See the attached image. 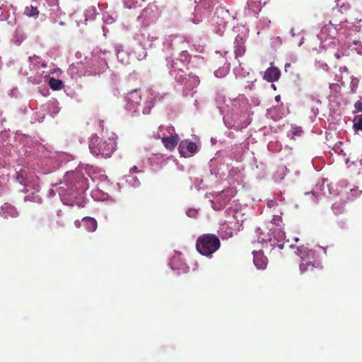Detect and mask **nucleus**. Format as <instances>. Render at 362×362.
Instances as JSON below:
<instances>
[{
  "instance_id": "f257e3e1",
  "label": "nucleus",
  "mask_w": 362,
  "mask_h": 362,
  "mask_svg": "<svg viewBox=\"0 0 362 362\" xmlns=\"http://www.w3.org/2000/svg\"><path fill=\"white\" fill-rule=\"evenodd\" d=\"M90 152L96 156L103 158H110L116 149V140L114 136L102 140L97 135H93L89 141Z\"/></svg>"
},
{
  "instance_id": "f03ea898",
  "label": "nucleus",
  "mask_w": 362,
  "mask_h": 362,
  "mask_svg": "<svg viewBox=\"0 0 362 362\" xmlns=\"http://www.w3.org/2000/svg\"><path fill=\"white\" fill-rule=\"evenodd\" d=\"M221 247L219 238L211 233L199 236L196 241V249L202 255L211 257Z\"/></svg>"
},
{
  "instance_id": "7ed1b4c3",
  "label": "nucleus",
  "mask_w": 362,
  "mask_h": 362,
  "mask_svg": "<svg viewBox=\"0 0 362 362\" xmlns=\"http://www.w3.org/2000/svg\"><path fill=\"white\" fill-rule=\"evenodd\" d=\"M296 252L301 258V262L299 264V270L301 274L305 273L315 274L316 272L322 270V267L319 263L313 262L307 259L306 254L308 253V255H309L310 251H308L306 247L303 246L298 247ZM311 253L313 252H311Z\"/></svg>"
},
{
  "instance_id": "20e7f679",
  "label": "nucleus",
  "mask_w": 362,
  "mask_h": 362,
  "mask_svg": "<svg viewBox=\"0 0 362 362\" xmlns=\"http://www.w3.org/2000/svg\"><path fill=\"white\" fill-rule=\"evenodd\" d=\"M107 68L108 65L105 61L98 60L91 64L89 71H86V75L88 76H100L105 73Z\"/></svg>"
},
{
  "instance_id": "39448f33",
  "label": "nucleus",
  "mask_w": 362,
  "mask_h": 362,
  "mask_svg": "<svg viewBox=\"0 0 362 362\" xmlns=\"http://www.w3.org/2000/svg\"><path fill=\"white\" fill-rule=\"evenodd\" d=\"M197 146L194 142L192 141H182L179 146V151L181 156L187 157L189 155L188 153L193 154L197 152Z\"/></svg>"
},
{
  "instance_id": "423d86ee",
  "label": "nucleus",
  "mask_w": 362,
  "mask_h": 362,
  "mask_svg": "<svg viewBox=\"0 0 362 362\" xmlns=\"http://www.w3.org/2000/svg\"><path fill=\"white\" fill-rule=\"evenodd\" d=\"M253 262L258 269H264L267 266L268 259L262 251H253Z\"/></svg>"
},
{
  "instance_id": "0eeeda50",
  "label": "nucleus",
  "mask_w": 362,
  "mask_h": 362,
  "mask_svg": "<svg viewBox=\"0 0 362 362\" xmlns=\"http://www.w3.org/2000/svg\"><path fill=\"white\" fill-rule=\"evenodd\" d=\"M157 138L161 139L163 144L169 151L173 150L177 146L180 140L177 134L163 137L158 135Z\"/></svg>"
},
{
  "instance_id": "6e6552de",
  "label": "nucleus",
  "mask_w": 362,
  "mask_h": 362,
  "mask_svg": "<svg viewBox=\"0 0 362 362\" xmlns=\"http://www.w3.org/2000/svg\"><path fill=\"white\" fill-rule=\"evenodd\" d=\"M280 76V70L277 67L271 66L264 71L263 78L268 82H274L278 81Z\"/></svg>"
},
{
  "instance_id": "1a4fd4ad",
  "label": "nucleus",
  "mask_w": 362,
  "mask_h": 362,
  "mask_svg": "<svg viewBox=\"0 0 362 362\" xmlns=\"http://www.w3.org/2000/svg\"><path fill=\"white\" fill-rule=\"evenodd\" d=\"M346 22V18L345 15L339 14L338 16H333L332 19L329 20V23L334 27V30L341 29V25L343 23Z\"/></svg>"
},
{
  "instance_id": "9d476101",
  "label": "nucleus",
  "mask_w": 362,
  "mask_h": 362,
  "mask_svg": "<svg viewBox=\"0 0 362 362\" xmlns=\"http://www.w3.org/2000/svg\"><path fill=\"white\" fill-rule=\"evenodd\" d=\"M1 211L6 216H9L11 218H16L19 214L16 208L8 203H5L1 206Z\"/></svg>"
},
{
  "instance_id": "9b49d317",
  "label": "nucleus",
  "mask_w": 362,
  "mask_h": 362,
  "mask_svg": "<svg viewBox=\"0 0 362 362\" xmlns=\"http://www.w3.org/2000/svg\"><path fill=\"white\" fill-rule=\"evenodd\" d=\"M97 14V9L95 6H90L86 9L84 11V21L81 22L79 21L78 22V25H79L81 23H86L88 21H93L95 19Z\"/></svg>"
},
{
  "instance_id": "f8f14e48",
  "label": "nucleus",
  "mask_w": 362,
  "mask_h": 362,
  "mask_svg": "<svg viewBox=\"0 0 362 362\" xmlns=\"http://www.w3.org/2000/svg\"><path fill=\"white\" fill-rule=\"evenodd\" d=\"M127 100L129 102L132 103L133 105H139L141 101V96L140 94V91L137 89H135L127 93Z\"/></svg>"
},
{
  "instance_id": "ddd939ff",
  "label": "nucleus",
  "mask_w": 362,
  "mask_h": 362,
  "mask_svg": "<svg viewBox=\"0 0 362 362\" xmlns=\"http://www.w3.org/2000/svg\"><path fill=\"white\" fill-rule=\"evenodd\" d=\"M84 226L89 232H94L97 229L98 223L95 218L91 217H84L82 219Z\"/></svg>"
},
{
  "instance_id": "4468645a",
  "label": "nucleus",
  "mask_w": 362,
  "mask_h": 362,
  "mask_svg": "<svg viewBox=\"0 0 362 362\" xmlns=\"http://www.w3.org/2000/svg\"><path fill=\"white\" fill-rule=\"evenodd\" d=\"M337 30H334V27H332L330 23L325 25L320 30V35L321 36L322 35H327L332 37H334V36L337 35Z\"/></svg>"
},
{
  "instance_id": "2eb2a0df",
  "label": "nucleus",
  "mask_w": 362,
  "mask_h": 362,
  "mask_svg": "<svg viewBox=\"0 0 362 362\" xmlns=\"http://www.w3.org/2000/svg\"><path fill=\"white\" fill-rule=\"evenodd\" d=\"M44 225L49 230L57 229L59 226V221L54 217H47L44 219Z\"/></svg>"
},
{
  "instance_id": "dca6fc26",
  "label": "nucleus",
  "mask_w": 362,
  "mask_h": 362,
  "mask_svg": "<svg viewBox=\"0 0 362 362\" xmlns=\"http://www.w3.org/2000/svg\"><path fill=\"white\" fill-rule=\"evenodd\" d=\"M24 15L28 17L37 18L39 15V11L37 6L33 5L27 6L24 10Z\"/></svg>"
},
{
  "instance_id": "f3484780",
  "label": "nucleus",
  "mask_w": 362,
  "mask_h": 362,
  "mask_svg": "<svg viewBox=\"0 0 362 362\" xmlns=\"http://www.w3.org/2000/svg\"><path fill=\"white\" fill-rule=\"evenodd\" d=\"M49 86L53 90H59L62 88L63 83L61 80L55 78H50L49 80Z\"/></svg>"
},
{
  "instance_id": "a211bd4d",
  "label": "nucleus",
  "mask_w": 362,
  "mask_h": 362,
  "mask_svg": "<svg viewBox=\"0 0 362 362\" xmlns=\"http://www.w3.org/2000/svg\"><path fill=\"white\" fill-rule=\"evenodd\" d=\"M234 52H235V58L242 57L245 54V47L242 42H240L239 41H236L235 42Z\"/></svg>"
},
{
  "instance_id": "6ab92c4d",
  "label": "nucleus",
  "mask_w": 362,
  "mask_h": 362,
  "mask_svg": "<svg viewBox=\"0 0 362 362\" xmlns=\"http://www.w3.org/2000/svg\"><path fill=\"white\" fill-rule=\"evenodd\" d=\"M350 5L349 4H342L337 9H333L332 15L338 16L339 14L344 15L349 9Z\"/></svg>"
},
{
  "instance_id": "aec40b11",
  "label": "nucleus",
  "mask_w": 362,
  "mask_h": 362,
  "mask_svg": "<svg viewBox=\"0 0 362 362\" xmlns=\"http://www.w3.org/2000/svg\"><path fill=\"white\" fill-rule=\"evenodd\" d=\"M353 122L354 130L362 131V115L355 116Z\"/></svg>"
},
{
  "instance_id": "412c9836",
  "label": "nucleus",
  "mask_w": 362,
  "mask_h": 362,
  "mask_svg": "<svg viewBox=\"0 0 362 362\" xmlns=\"http://www.w3.org/2000/svg\"><path fill=\"white\" fill-rule=\"evenodd\" d=\"M349 56V53H348V51L347 49H339L335 54H334V57L337 59H341L343 57H348Z\"/></svg>"
},
{
  "instance_id": "4be33fe9",
  "label": "nucleus",
  "mask_w": 362,
  "mask_h": 362,
  "mask_svg": "<svg viewBox=\"0 0 362 362\" xmlns=\"http://www.w3.org/2000/svg\"><path fill=\"white\" fill-rule=\"evenodd\" d=\"M16 179L20 184H21L24 186L28 185L26 180L24 178V177L22 175H20L18 173Z\"/></svg>"
},
{
  "instance_id": "5701e85b",
  "label": "nucleus",
  "mask_w": 362,
  "mask_h": 362,
  "mask_svg": "<svg viewBox=\"0 0 362 362\" xmlns=\"http://www.w3.org/2000/svg\"><path fill=\"white\" fill-rule=\"evenodd\" d=\"M354 44L356 46L355 49L356 50L358 54H362V45L360 42L354 41Z\"/></svg>"
},
{
  "instance_id": "b1692460",
  "label": "nucleus",
  "mask_w": 362,
  "mask_h": 362,
  "mask_svg": "<svg viewBox=\"0 0 362 362\" xmlns=\"http://www.w3.org/2000/svg\"><path fill=\"white\" fill-rule=\"evenodd\" d=\"M354 107L358 112H362V100H357L354 104Z\"/></svg>"
},
{
  "instance_id": "393cba45",
  "label": "nucleus",
  "mask_w": 362,
  "mask_h": 362,
  "mask_svg": "<svg viewBox=\"0 0 362 362\" xmlns=\"http://www.w3.org/2000/svg\"><path fill=\"white\" fill-rule=\"evenodd\" d=\"M129 172L131 173H138L140 171L138 170L137 167L136 165H134V166H133L132 168H130Z\"/></svg>"
},
{
  "instance_id": "a878e982",
  "label": "nucleus",
  "mask_w": 362,
  "mask_h": 362,
  "mask_svg": "<svg viewBox=\"0 0 362 362\" xmlns=\"http://www.w3.org/2000/svg\"><path fill=\"white\" fill-rule=\"evenodd\" d=\"M303 131L301 129H297L293 132L294 135H300Z\"/></svg>"
},
{
  "instance_id": "bb28decb",
  "label": "nucleus",
  "mask_w": 362,
  "mask_h": 362,
  "mask_svg": "<svg viewBox=\"0 0 362 362\" xmlns=\"http://www.w3.org/2000/svg\"><path fill=\"white\" fill-rule=\"evenodd\" d=\"M195 213H196V211H194V210H189V211H187V215H188L189 216H192V214H195Z\"/></svg>"
},
{
  "instance_id": "cd10ccee",
  "label": "nucleus",
  "mask_w": 362,
  "mask_h": 362,
  "mask_svg": "<svg viewBox=\"0 0 362 362\" xmlns=\"http://www.w3.org/2000/svg\"><path fill=\"white\" fill-rule=\"evenodd\" d=\"M40 65H41V66H42V67H44V68H45V67H46V66H47V63H46L45 62H42L40 63Z\"/></svg>"
},
{
  "instance_id": "c85d7f7f",
  "label": "nucleus",
  "mask_w": 362,
  "mask_h": 362,
  "mask_svg": "<svg viewBox=\"0 0 362 362\" xmlns=\"http://www.w3.org/2000/svg\"><path fill=\"white\" fill-rule=\"evenodd\" d=\"M323 68H324L325 69H326L327 71H329V66H327V64H326L323 65Z\"/></svg>"
},
{
  "instance_id": "c756f323",
  "label": "nucleus",
  "mask_w": 362,
  "mask_h": 362,
  "mask_svg": "<svg viewBox=\"0 0 362 362\" xmlns=\"http://www.w3.org/2000/svg\"><path fill=\"white\" fill-rule=\"evenodd\" d=\"M280 99H281V97H280V95H276V96L275 97V100H276V101H279V100H280Z\"/></svg>"
},
{
  "instance_id": "7c9ffc66",
  "label": "nucleus",
  "mask_w": 362,
  "mask_h": 362,
  "mask_svg": "<svg viewBox=\"0 0 362 362\" xmlns=\"http://www.w3.org/2000/svg\"><path fill=\"white\" fill-rule=\"evenodd\" d=\"M176 258H177L176 257H173V259H172V262H171V264H172L173 265L174 264V262H175V260L176 259Z\"/></svg>"
},
{
  "instance_id": "2f4dec72",
  "label": "nucleus",
  "mask_w": 362,
  "mask_h": 362,
  "mask_svg": "<svg viewBox=\"0 0 362 362\" xmlns=\"http://www.w3.org/2000/svg\"><path fill=\"white\" fill-rule=\"evenodd\" d=\"M137 3H138L137 0H134V1H132V2L131 4H132V5H134V4H137Z\"/></svg>"
},
{
  "instance_id": "473e14b6",
  "label": "nucleus",
  "mask_w": 362,
  "mask_h": 362,
  "mask_svg": "<svg viewBox=\"0 0 362 362\" xmlns=\"http://www.w3.org/2000/svg\"><path fill=\"white\" fill-rule=\"evenodd\" d=\"M279 235L280 237L284 236V234L281 231L279 232Z\"/></svg>"
},
{
  "instance_id": "72a5a7b5",
  "label": "nucleus",
  "mask_w": 362,
  "mask_h": 362,
  "mask_svg": "<svg viewBox=\"0 0 362 362\" xmlns=\"http://www.w3.org/2000/svg\"><path fill=\"white\" fill-rule=\"evenodd\" d=\"M341 69H342L344 71L348 72V69H347V67L344 66V67H343V68H341Z\"/></svg>"
},
{
  "instance_id": "f704fd0d",
  "label": "nucleus",
  "mask_w": 362,
  "mask_h": 362,
  "mask_svg": "<svg viewBox=\"0 0 362 362\" xmlns=\"http://www.w3.org/2000/svg\"><path fill=\"white\" fill-rule=\"evenodd\" d=\"M278 247L280 248V249H282L284 247V244H279L278 245Z\"/></svg>"
},
{
  "instance_id": "c9c22d12",
  "label": "nucleus",
  "mask_w": 362,
  "mask_h": 362,
  "mask_svg": "<svg viewBox=\"0 0 362 362\" xmlns=\"http://www.w3.org/2000/svg\"><path fill=\"white\" fill-rule=\"evenodd\" d=\"M168 129H171V130H173V127H168Z\"/></svg>"
}]
</instances>
